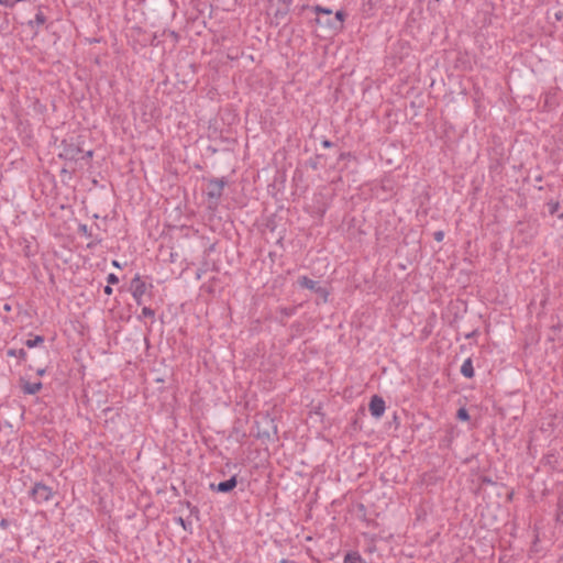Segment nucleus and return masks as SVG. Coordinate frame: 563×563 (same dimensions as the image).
<instances>
[{"instance_id":"obj_23","label":"nucleus","mask_w":563,"mask_h":563,"mask_svg":"<svg viewBox=\"0 0 563 563\" xmlns=\"http://www.w3.org/2000/svg\"><path fill=\"white\" fill-rule=\"evenodd\" d=\"M318 296H320L324 302L328 301V297H329V291L325 287H322V286H319L316 291H314Z\"/></svg>"},{"instance_id":"obj_17","label":"nucleus","mask_w":563,"mask_h":563,"mask_svg":"<svg viewBox=\"0 0 563 563\" xmlns=\"http://www.w3.org/2000/svg\"><path fill=\"white\" fill-rule=\"evenodd\" d=\"M344 563H364V560L357 552H351L345 555Z\"/></svg>"},{"instance_id":"obj_43","label":"nucleus","mask_w":563,"mask_h":563,"mask_svg":"<svg viewBox=\"0 0 563 563\" xmlns=\"http://www.w3.org/2000/svg\"><path fill=\"white\" fill-rule=\"evenodd\" d=\"M133 298L137 305H142V302H143L142 297H133Z\"/></svg>"},{"instance_id":"obj_30","label":"nucleus","mask_w":563,"mask_h":563,"mask_svg":"<svg viewBox=\"0 0 563 563\" xmlns=\"http://www.w3.org/2000/svg\"><path fill=\"white\" fill-rule=\"evenodd\" d=\"M294 0H278L279 5H286L290 8Z\"/></svg>"},{"instance_id":"obj_46","label":"nucleus","mask_w":563,"mask_h":563,"mask_svg":"<svg viewBox=\"0 0 563 563\" xmlns=\"http://www.w3.org/2000/svg\"><path fill=\"white\" fill-rule=\"evenodd\" d=\"M559 508H560V509H562V508H563V504H562V501H560V504H559Z\"/></svg>"},{"instance_id":"obj_20","label":"nucleus","mask_w":563,"mask_h":563,"mask_svg":"<svg viewBox=\"0 0 563 563\" xmlns=\"http://www.w3.org/2000/svg\"><path fill=\"white\" fill-rule=\"evenodd\" d=\"M323 158V155H316V157H311L308 162H307V165L312 168L313 170H317L319 168V165H320V159Z\"/></svg>"},{"instance_id":"obj_12","label":"nucleus","mask_w":563,"mask_h":563,"mask_svg":"<svg viewBox=\"0 0 563 563\" xmlns=\"http://www.w3.org/2000/svg\"><path fill=\"white\" fill-rule=\"evenodd\" d=\"M461 374L466 378H473L475 375L472 360L466 358L461 366Z\"/></svg>"},{"instance_id":"obj_9","label":"nucleus","mask_w":563,"mask_h":563,"mask_svg":"<svg viewBox=\"0 0 563 563\" xmlns=\"http://www.w3.org/2000/svg\"><path fill=\"white\" fill-rule=\"evenodd\" d=\"M290 8L286 5H278V8L273 13L274 24L278 25L289 13Z\"/></svg>"},{"instance_id":"obj_7","label":"nucleus","mask_w":563,"mask_h":563,"mask_svg":"<svg viewBox=\"0 0 563 563\" xmlns=\"http://www.w3.org/2000/svg\"><path fill=\"white\" fill-rule=\"evenodd\" d=\"M130 290L133 297H143L147 290V284L142 280L140 275L131 280Z\"/></svg>"},{"instance_id":"obj_3","label":"nucleus","mask_w":563,"mask_h":563,"mask_svg":"<svg viewBox=\"0 0 563 563\" xmlns=\"http://www.w3.org/2000/svg\"><path fill=\"white\" fill-rule=\"evenodd\" d=\"M228 181L224 177L221 178H212L208 181V198L213 200L214 203H218L220 198L223 195V189L227 186Z\"/></svg>"},{"instance_id":"obj_26","label":"nucleus","mask_w":563,"mask_h":563,"mask_svg":"<svg viewBox=\"0 0 563 563\" xmlns=\"http://www.w3.org/2000/svg\"><path fill=\"white\" fill-rule=\"evenodd\" d=\"M78 232L85 235L86 238H91V232L88 230L87 224L80 223L78 225Z\"/></svg>"},{"instance_id":"obj_36","label":"nucleus","mask_w":563,"mask_h":563,"mask_svg":"<svg viewBox=\"0 0 563 563\" xmlns=\"http://www.w3.org/2000/svg\"><path fill=\"white\" fill-rule=\"evenodd\" d=\"M555 19H556L558 21L563 20V11H559V12H556V13H555Z\"/></svg>"},{"instance_id":"obj_21","label":"nucleus","mask_w":563,"mask_h":563,"mask_svg":"<svg viewBox=\"0 0 563 563\" xmlns=\"http://www.w3.org/2000/svg\"><path fill=\"white\" fill-rule=\"evenodd\" d=\"M456 418L462 421H468L470 420V413L466 408L462 407L456 412Z\"/></svg>"},{"instance_id":"obj_27","label":"nucleus","mask_w":563,"mask_h":563,"mask_svg":"<svg viewBox=\"0 0 563 563\" xmlns=\"http://www.w3.org/2000/svg\"><path fill=\"white\" fill-rule=\"evenodd\" d=\"M107 282H108V285H115L119 283V277L115 274L111 273L108 275Z\"/></svg>"},{"instance_id":"obj_16","label":"nucleus","mask_w":563,"mask_h":563,"mask_svg":"<svg viewBox=\"0 0 563 563\" xmlns=\"http://www.w3.org/2000/svg\"><path fill=\"white\" fill-rule=\"evenodd\" d=\"M7 355L11 357H18L19 360H25L27 353L24 349H9L7 351Z\"/></svg>"},{"instance_id":"obj_33","label":"nucleus","mask_w":563,"mask_h":563,"mask_svg":"<svg viewBox=\"0 0 563 563\" xmlns=\"http://www.w3.org/2000/svg\"><path fill=\"white\" fill-rule=\"evenodd\" d=\"M350 156H351V154L349 152H341L339 155V161L345 159Z\"/></svg>"},{"instance_id":"obj_39","label":"nucleus","mask_w":563,"mask_h":563,"mask_svg":"<svg viewBox=\"0 0 563 563\" xmlns=\"http://www.w3.org/2000/svg\"><path fill=\"white\" fill-rule=\"evenodd\" d=\"M169 34L176 42L178 41V33H176L175 31H170Z\"/></svg>"},{"instance_id":"obj_35","label":"nucleus","mask_w":563,"mask_h":563,"mask_svg":"<svg viewBox=\"0 0 563 563\" xmlns=\"http://www.w3.org/2000/svg\"><path fill=\"white\" fill-rule=\"evenodd\" d=\"M103 291L106 295L110 296L112 294V287L111 285H107L104 288H103Z\"/></svg>"},{"instance_id":"obj_40","label":"nucleus","mask_w":563,"mask_h":563,"mask_svg":"<svg viewBox=\"0 0 563 563\" xmlns=\"http://www.w3.org/2000/svg\"><path fill=\"white\" fill-rule=\"evenodd\" d=\"M45 373H46V368H38V369L36 371V374H37L38 376H44V374H45Z\"/></svg>"},{"instance_id":"obj_22","label":"nucleus","mask_w":563,"mask_h":563,"mask_svg":"<svg viewBox=\"0 0 563 563\" xmlns=\"http://www.w3.org/2000/svg\"><path fill=\"white\" fill-rule=\"evenodd\" d=\"M155 316V311L150 308V307H143L142 309V314L137 317L139 320L142 319V317L144 318H154Z\"/></svg>"},{"instance_id":"obj_37","label":"nucleus","mask_w":563,"mask_h":563,"mask_svg":"<svg viewBox=\"0 0 563 563\" xmlns=\"http://www.w3.org/2000/svg\"><path fill=\"white\" fill-rule=\"evenodd\" d=\"M8 525H9V523H8V520H7V519H2V520L0 521V528L5 529V528L8 527Z\"/></svg>"},{"instance_id":"obj_28","label":"nucleus","mask_w":563,"mask_h":563,"mask_svg":"<svg viewBox=\"0 0 563 563\" xmlns=\"http://www.w3.org/2000/svg\"><path fill=\"white\" fill-rule=\"evenodd\" d=\"M81 154H82L81 156L79 155V159H90L93 156V151L92 150L84 151V153H81Z\"/></svg>"},{"instance_id":"obj_5","label":"nucleus","mask_w":563,"mask_h":563,"mask_svg":"<svg viewBox=\"0 0 563 563\" xmlns=\"http://www.w3.org/2000/svg\"><path fill=\"white\" fill-rule=\"evenodd\" d=\"M368 409H369L371 415L374 418H376V419L380 418L384 415L385 409H386L384 399L380 396L374 395L371 398Z\"/></svg>"},{"instance_id":"obj_13","label":"nucleus","mask_w":563,"mask_h":563,"mask_svg":"<svg viewBox=\"0 0 563 563\" xmlns=\"http://www.w3.org/2000/svg\"><path fill=\"white\" fill-rule=\"evenodd\" d=\"M316 23L320 27L325 29V30L334 33V23H333L332 16L331 18H328V16H317L316 18Z\"/></svg>"},{"instance_id":"obj_10","label":"nucleus","mask_w":563,"mask_h":563,"mask_svg":"<svg viewBox=\"0 0 563 563\" xmlns=\"http://www.w3.org/2000/svg\"><path fill=\"white\" fill-rule=\"evenodd\" d=\"M298 285L312 291H316V289L320 286L318 282L309 278L308 276H300L298 278Z\"/></svg>"},{"instance_id":"obj_44","label":"nucleus","mask_w":563,"mask_h":563,"mask_svg":"<svg viewBox=\"0 0 563 563\" xmlns=\"http://www.w3.org/2000/svg\"><path fill=\"white\" fill-rule=\"evenodd\" d=\"M112 264H113V266H115V267H120V264L118 263V261H113V262H112Z\"/></svg>"},{"instance_id":"obj_32","label":"nucleus","mask_w":563,"mask_h":563,"mask_svg":"<svg viewBox=\"0 0 563 563\" xmlns=\"http://www.w3.org/2000/svg\"><path fill=\"white\" fill-rule=\"evenodd\" d=\"M187 506L190 509V514L194 515V514H198L199 512L198 508L196 506H191L190 503H187Z\"/></svg>"},{"instance_id":"obj_15","label":"nucleus","mask_w":563,"mask_h":563,"mask_svg":"<svg viewBox=\"0 0 563 563\" xmlns=\"http://www.w3.org/2000/svg\"><path fill=\"white\" fill-rule=\"evenodd\" d=\"M313 12L317 14V16H328L331 18L333 15V12L331 9L322 7V5H314L311 8Z\"/></svg>"},{"instance_id":"obj_18","label":"nucleus","mask_w":563,"mask_h":563,"mask_svg":"<svg viewBox=\"0 0 563 563\" xmlns=\"http://www.w3.org/2000/svg\"><path fill=\"white\" fill-rule=\"evenodd\" d=\"M278 312L280 313L283 319L289 318L297 312V307H282L279 308Z\"/></svg>"},{"instance_id":"obj_31","label":"nucleus","mask_w":563,"mask_h":563,"mask_svg":"<svg viewBox=\"0 0 563 563\" xmlns=\"http://www.w3.org/2000/svg\"><path fill=\"white\" fill-rule=\"evenodd\" d=\"M321 144H322V146H323V147H325V148H330V147H332V146H333V143H332L330 140H327V139H325V140H323V141L321 142Z\"/></svg>"},{"instance_id":"obj_48","label":"nucleus","mask_w":563,"mask_h":563,"mask_svg":"<svg viewBox=\"0 0 563 563\" xmlns=\"http://www.w3.org/2000/svg\"><path fill=\"white\" fill-rule=\"evenodd\" d=\"M57 563H64V562H62V561H58Z\"/></svg>"},{"instance_id":"obj_2","label":"nucleus","mask_w":563,"mask_h":563,"mask_svg":"<svg viewBox=\"0 0 563 563\" xmlns=\"http://www.w3.org/2000/svg\"><path fill=\"white\" fill-rule=\"evenodd\" d=\"M29 496L36 504L48 503L54 497L53 488L42 482H36L29 492Z\"/></svg>"},{"instance_id":"obj_19","label":"nucleus","mask_w":563,"mask_h":563,"mask_svg":"<svg viewBox=\"0 0 563 563\" xmlns=\"http://www.w3.org/2000/svg\"><path fill=\"white\" fill-rule=\"evenodd\" d=\"M44 342V336L42 335H35L34 339H29L25 341V345L29 347V349H33L40 344H42Z\"/></svg>"},{"instance_id":"obj_14","label":"nucleus","mask_w":563,"mask_h":563,"mask_svg":"<svg viewBox=\"0 0 563 563\" xmlns=\"http://www.w3.org/2000/svg\"><path fill=\"white\" fill-rule=\"evenodd\" d=\"M345 16H346V14L343 10H339L335 12V14L332 15L333 23H334V33H336L343 29V23H344Z\"/></svg>"},{"instance_id":"obj_41","label":"nucleus","mask_w":563,"mask_h":563,"mask_svg":"<svg viewBox=\"0 0 563 563\" xmlns=\"http://www.w3.org/2000/svg\"><path fill=\"white\" fill-rule=\"evenodd\" d=\"M100 242H101V240H100V239H98V240H96V241H91V242L88 244V247H92L93 245H96V244H98V243H100Z\"/></svg>"},{"instance_id":"obj_24","label":"nucleus","mask_w":563,"mask_h":563,"mask_svg":"<svg viewBox=\"0 0 563 563\" xmlns=\"http://www.w3.org/2000/svg\"><path fill=\"white\" fill-rule=\"evenodd\" d=\"M548 210L550 214H555L560 208V203L558 201H550L547 203Z\"/></svg>"},{"instance_id":"obj_34","label":"nucleus","mask_w":563,"mask_h":563,"mask_svg":"<svg viewBox=\"0 0 563 563\" xmlns=\"http://www.w3.org/2000/svg\"><path fill=\"white\" fill-rule=\"evenodd\" d=\"M478 331L477 330H473L471 331L470 333H466L465 334V339H472L474 338L475 335H477Z\"/></svg>"},{"instance_id":"obj_45","label":"nucleus","mask_w":563,"mask_h":563,"mask_svg":"<svg viewBox=\"0 0 563 563\" xmlns=\"http://www.w3.org/2000/svg\"><path fill=\"white\" fill-rule=\"evenodd\" d=\"M308 8H309V5L303 4V5L301 7V10H305V9H308Z\"/></svg>"},{"instance_id":"obj_42","label":"nucleus","mask_w":563,"mask_h":563,"mask_svg":"<svg viewBox=\"0 0 563 563\" xmlns=\"http://www.w3.org/2000/svg\"><path fill=\"white\" fill-rule=\"evenodd\" d=\"M278 563H298V562L291 561V560H287V559H282Z\"/></svg>"},{"instance_id":"obj_38","label":"nucleus","mask_w":563,"mask_h":563,"mask_svg":"<svg viewBox=\"0 0 563 563\" xmlns=\"http://www.w3.org/2000/svg\"><path fill=\"white\" fill-rule=\"evenodd\" d=\"M3 310H4L5 312H10V311L12 310L11 305H10V303H4V305H3Z\"/></svg>"},{"instance_id":"obj_29","label":"nucleus","mask_w":563,"mask_h":563,"mask_svg":"<svg viewBox=\"0 0 563 563\" xmlns=\"http://www.w3.org/2000/svg\"><path fill=\"white\" fill-rule=\"evenodd\" d=\"M433 239L437 241V242H442L443 239H444V232L443 231H435L433 233Z\"/></svg>"},{"instance_id":"obj_47","label":"nucleus","mask_w":563,"mask_h":563,"mask_svg":"<svg viewBox=\"0 0 563 563\" xmlns=\"http://www.w3.org/2000/svg\"><path fill=\"white\" fill-rule=\"evenodd\" d=\"M559 218H560V219H563V213L559 214Z\"/></svg>"},{"instance_id":"obj_4","label":"nucleus","mask_w":563,"mask_h":563,"mask_svg":"<svg viewBox=\"0 0 563 563\" xmlns=\"http://www.w3.org/2000/svg\"><path fill=\"white\" fill-rule=\"evenodd\" d=\"M263 422H265L268 426V428L261 429V427L258 426L257 438L272 440L273 437H277L278 431L274 419H272L269 416H265L263 418Z\"/></svg>"},{"instance_id":"obj_6","label":"nucleus","mask_w":563,"mask_h":563,"mask_svg":"<svg viewBox=\"0 0 563 563\" xmlns=\"http://www.w3.org/2000/svg\"><path fill=\"white\" fill-rule=\"evenodd\" d=\"M238 485L236 475H232L229 479L220 482L219 484H210V489L218 493H230Z\"/></svg>"},{"instance_id":"obj_25","label":"nucleus","mask_w":563,"mask_h":563,"mask_svg":"<svg viewBox=\"0 0 563 563\" xmlns=\"http://www.w3.org/2000/svg\"><path fill=\"white\" fill-rule=\"evenodd\" d=\"M175 520L179 526L184 528V530L188 531L191 529V522L185 520L183 517H178Z\"/></svg>"},{"instance_id":"obj_11","label":"nucleus","mask_w":563,"mask_h":563,"mask_svg":"<svg viewBox=\"0 0 563 563\" xmlns=\"http://www.w3.org/2000/svg\"><path fill=\"white\" fill-rule=\"evenodd\" d=\"M45 22H46V16L44 15V13L42 11H37L34 20H30L27 22V25L31 29L35 30L34 33L37 34L38 31L35 27L43 25Z\"/></svg>"},{"instance_id":"obj_1","label":"nucleus","mask_w":563,"mask_h":563,"mask_svg":"<svg viewBox=\"0 0 563 563\" xmlns=\"http://www.w3.org/2000/svg\"><path fill=\"white\" fill-rule=\"evenodd\" d=\"M81 136H71L62 141V152L59 157L66 161H78L79 155L84 153Z\"/></svg>"},{"instance_id":"obj_8","label":"nucleus","mask_w":563,"mask_h":563,"mask_svg":"<svg viewBox=\"0 0 563 563\" xmlns=\"http://www.w3.org/2000/svg\"><path fill=\"white\" fill-rule=\"evenodd\" d=\"M20 387L24 394L35 395L42 389L43 384L41 382L30 383L24 377H21L20 378Z\"/></svg>"}]
</instances>
